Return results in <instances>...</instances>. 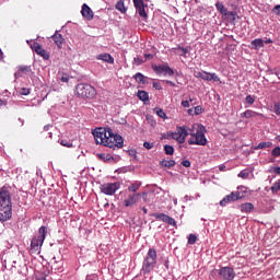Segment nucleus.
I'll use <instances>...</instances> for the list:
<instances>
[{
    "label": "nucleus",
    "instance_id": "nucleus-52",
    "mask_svg": "<svg viewBox=\"0 0 280 280\" xmlns=\"http://www.w3.org/2000/svg\"><path fill=\"white\" fill-rule=\"evenodd\" d=\"M273 110H275L276 115H280V102L275 104Z\"/></svg>",
    "mask_w": 280,
    "mask_h": 280
},
{
    "label": "nucleus",
    "instance_id": "nucleus-15",
    "mask_svg": "<svg viewBox=\"0 0 280 280\" xmlns=\"http://www.w3.org/2000/svg\"><path fill=\"white\" fill-rule=\"evenodd\" d=\"M81 14L88 21H93V10H91V8L88 7L86 4L82 5Z\"/></svg>",
    "mask_w": 280,
    "mask_h": 280
},
{
    "label": "nucleus",
    "instance_id": "nucleus-34",
    "mask_svg": "<svg viewBox=\"0 0 280 280\" xmlns=\"http://www.w3.org/2000/svg\"><path fill=\"white\" fill-rule=\"evenodd\" d=\"M177 130H178V135L180 137H184L185 139H187V137H189V132L187 131V128L185 126L177 127Z\"/></svg>",
    "mask_w": 280,
    "mask_h": 280
},
{
    "label": "nucleus",
    "instance_id": "nucleus-14",
    "mask_svg": "<svg viewBox=\"0 0 280 280\" xmlns=\"http://www.w3.org/2000/svg\"><path fill=\"white\" fill-rule=\"evenodd\" d=\"M241 117L245 118V119H255L256 117H264V114L257 113V112L252 110V109H247V110H245L244 113L241 114Z\"/></svg>",
    "mask_w": 280,
    "mask_h": 280
},
{
    "label": "nucleus",
    "instance_id": "nucleus-56",
    "mask_svg": "<svg viewBox=\"0 0 280 280\" xmlns=\"http://www.w3.org/2000/svg\"><path fill=\"white\" fill-rule=\"evenodd\" d=\"M152 58H154L153 54H144V61L145 60H152Z\"/></svg>",
    "mask_w": 280,
    "mask_h": 280
},
{
    "label": "nucleus",
    "instance_id": "nucleus-23",
    "mask_svg": "<svg viewBox=\"0 0 280 280\" xmlns=\"http://www.w3.org/2000/svg\"><path fill=\"white\" fill-rule=\"evenodd\" d=\"M214 5L222 16H225V14H228L229 9H226V7H224L222 2L217 1Z\"/></svg>",
    "mask_w": 280,
    "mask_h": 280
},
{
    "label": "nucleus",
    "instance_id": "nucleus-13",
    "mask_svg": "<svg viewBox=\"0 0 280 280\" xmlns=\"http://www.w3.org/2000/svg\"><path fill=\"white\" fill-rule=\"evenodd\" d=\"M139 198H141V194H130L127 199L124 200L125 207H133V205H137L139 202Z\"/></svg>",
    "mask_w": 280,
    "mask_h": 280
},
{
    "label": "nucleus",
    "instance_id": "nucleus-45",
    "mask_svg": "<svg viewBox=\"0 0 280 280\" xmlns=\"http://www.w3.org/2000/svg\"><path fill=\"white\" fill-rule=\"evenodd\" d=\"M272 156H280V147H276L272 151H271Z\"/></svg>",
    "mask_w": 280,
    "mask_h": 280
},
{
    "label": "nucleus",
    "instance_id": "nucleus-61",
    "mask_svg": "<svg viewBox=\"0 0 280 280\" xmlns=\"http://www.w3.org/2000/svg\"><path fill=\"white\" fill-rule=\"evenodd\" d=\"M49 128H51V126H50V125H46V126H44V130H45V132L49 131Z\"/></svg>",
    "mask_w": 280,
    "mask_h": 280
},
{
    "label": "nucleus",
    "instance_id": "nucleus-31",
    "mask_svg": "<svg viewBox=\"0 0 280 280\" xmlns=\"http://www.w3.org/2000/svg\"><path fill=\"white\" fill-rule=\"evenodd\" d=\"M153 218H155L156 220H161L162 222H165V223H167V220H170V215L165 213H154Z\"/></svg>",
    "mask_w": 280,
    "mask_h": 280
},
{
    "label": "nucleus",
    "instance_id": "nucleus-49",
    "mask_svg": "<svg viewBox=\"0 0 280 280\" xmlns=\"http://www.w3.org/2000/svg\"><path fill=\"white\" fill-rule=\"evenodd\" d=\"M20 95H30V89L27 88H22L20 90Z\"/></svg>",
    "mask_w": 280,
    "mask_h": 280
},
{
    "label": "nucleus",
    "instance_id": "nucleus-35",
    "mask_svg": "<svg viewBox=\"0 0 280 280\" xmlns=\"http://www.w3.org/2000/svg\"><path fill=\"white\" fill-rule=\"evenodd\" d=\"M164 152L167 156H172L174 155V147L170 145V144H165L164 145Z\"/></svg>",
    "mask_w": 280,
    "mask_h": 280
},
{
    "label": "nucleus",
    "instance_id": "nucleus-6",
    "mask_svg": "<svg viewBox=\"0 0 280 280\" xmlns=\"http://www.w3.org/2000/svg\"><path fill=\"white\" fill-rule=\"evenodd\" d=\"M121 184L119 182L115 183H106L100 186L101 194H105V196H115V194L120 189Z\"/></svg>",
    "mask_w": 280,
    "mask_h": 280
},
{
    "label": "nucleus",
    "instance_id": "nucleus-25",
    "mask_svg": "<svg viewBox=\"0 0 280 280\" xmlns=\"http://www.w3.org/2000/svg\"><path fill=\"white\" fill-rule=\"evenodd\" d=\"M161 167H167L168 170H172L176 165V161L174 160H162L160 161Z\"/></svg>",
    "mask_w": 280,
    "mask_h": 280
},
{
    "label": "nucleus",
    "instance_id": "nucleus-37",
    "mask_svg": "<svg viewBox=\"0 0 280 280\" xmlns=\"http://www.w3.org/2000/svg\"><path fill=\"white\" fill-rule=\"evenodd\" d=\"M271 191L272 194H277L280 191V180L276 182L272 186H271Z\"/></svg>",
    "mask_w": 280,
    "mask_h": 280
},
{
    "label": "nucleus",
    "instance_id": "nucleus-8",
    "mask_svg": "<svg viewBox=\"0 0 280 280\" xmlns=\"http://www.w3.org/2000/svg\"><path fill=\"white\" fill-rule=\"evenodd\" d=\"M71 80H77L78 82H80V80L82 79L75 77L71 72L59 71L57 73V82H59V84H69Z\"/></svg>",
    "mask_w": 280,
    "mask_h": 280
},
{
    "label": "nucleus",
    "instance_id": "nucleus-26",
    "mask_svg": "<svg viewBox=\"0 0 280 280\" xmlns=\"http://www.w3.org/2000/svg\"><path fill=\"white\" fill-rule=\"evenodd\" d=\"M45 237H47V226L43 225L38 229V236L40 242H45Z\"/></svg>",
    "mask_w": 280,
    "mask_h": 280
},
{
    "label": "nucleus",
    "instance_id": "nucleus-19",
    "mask_svg": "<svg viewBox=\"0 0 280 280\" xmlns=\"http://www.w3.org/2000/svg\"><path fill=\"white\" fill-rule=\"evenodd\" d=\"M137 97L140 100V102H143V104H148V102H150V94L143 90L138 91Z\"/></svg>",
    "mask_w": 280,
    "mask_h": 280
},
{
    "label": "nucleus",
    "instance_id": "nucleus-36",
    "mask_svg": "<svg viewBox=\"0 0 280 280\" xmlns=\"http://www.w3.org/2000/svg\"><path fill=\"white\" fill-rule=\"evenodd\" d=\"M116 10H118L122 14L126 13V7L124 5V1H118L117 2Z\"/></svg>",
    "mask_w": 280,
    "mask_h": 280
},
{
    "label": "nucleus",
    "instance_id": "nucleus-11",
    "mask_svg": "<svg viewBox=\"0 0 280 280\" xmlns=\"http://www.w3.org/2000/svg\"><path fill=\"white\" fill-rule=\"evenodd\" d=\"M219 277L223 280H234L235 269H233V267H222L219 269Z\"/></svg>",
    "mask_w": 280,
    "mask_h": 280
},
{
    "label": "nucleus",
    "instance_id": "nucleus-41",
    "mask_svg": "<svg viewBox=\"0 0 280 280\" xmlns=\"http://www.w3.org/2000/svg\"><path fill=\"white\" fill-rule=\"evenodd\" d=\"M249 177H250V173H248L246 171H241L240 174H238V178L246 179V178H249Z\"/></svg>",
    "mask_w": 280,
    "mask_h": 280
},
{
    "label": "nucleus",
    "instance_id": "nucleus-42",
    "mask_svg": "<svg viewBox=\"0 0 280 280\" xmlns=\"http://www.w3.org/2000/svg\"><path fill=\"white\" fill-rule=\"evenodd\" d=\"M110 143H113V147H108L110 150H115L116 148L121 149L124 147L117 145L118 141L115 140V138H112Z\"/></svg>",
    "mask_w": 280,
    "mask_h": 280
},
{
    "label": "nucleus",
    "instance_id": "nucleus-47",
    "mask_svg": "<svg viewBox=\"0 0 280 280\" xmlns=\"http://www.w3.org/2000/svg\"><path fill=\"white\" fill-rule=\"evenodd\" d=\"M166 224H170V226H176V220H174V218L170 217L166 221Z\"/></svg>",
    "mask_w": 280,
    "mask_h": 280
},
{
    "label": "nucleus",
    "instance_id": "nucleus-30",
    "mask_svg": "<svg viewBox=\"0 0 280 280\" xmlns=\"http://www.w3.org/2000/svg\"><path fill=\"white\" fill-rule=\"evenodd\" d=\"M272 147V142L268 141V142H260L258 143V145L254 147V150H266V148H271Z\"/></svg>",
    "mask_w": 280,
    "mask_h": 280
},
{
    "label": "nucleus",
    "instance_id": "nucleus-59",
    "mask_svg": "<svg viewBox=\"0 0 280 280\" xmlns=\"http://www.w3.org/2000/svg\"><path fill=\"white\" fill-rule=\"evenodd\" d=\"M182 106H183L184 108H189V101H183V102H182Z\"/></svg>",
    "mask_w": 280,
    "mask_h": 280
},
{
    "label": "nucleus",
    "instance_id": "nucleus-32",
    "mask_svg": "<svg viewBox=\"0 0 280 280\" xmlns=\"http://www.w3.org/2000/svg\"><path fill=\"white\" fill-rule=\"evenodd\" d=\"M256 100H257V96L248 94L245 97L244 104H248V106H253V104H255Z\"/></svg>",
    "mask_w": 280,
    "mask_h": 280
},
{
    "label": "nucleus",
    "instance_id": "nucleus-57",
    "mask_svg": "<svg viewBox=\"0 0 280 280\" xmlns=\"http://www.w3.org/2000/svg\"><path fill=\"white\" fill-rule=\"evenodd\" d=\"M52 268H54V270H58L59 272H62V267H58V262L57 261H55Z\"/></svg>",
    "mask_w": 280,
    "mask_h": 280
},
{
    "label": "nucleus",
    "instance_id": "nucleus-27",
    "mask_svg": "<svg viewBox=\"0 0 280 280\" xmlns=\"http://www.w3.org/2000/svg\"><path fill=\"white\" fill-rule=\"evenodd\" d=\"M250 45H252L253 49H261V47H264V39L256 38V39L252 40Z\"/></svg>",
    "mask_w": 280,
    "mask_h": 280
},
{
    "label": "nucleus",
    "instance_id": "nucleus-29",
    "mask_svg": "<svg viewBox=\"0 0 280 280\" xmlns=\"http://www.w3.org/2000/svg\"><path fill=\"white\" fill-rule=\"evenodd\" d=\"M133 78L139 84H145V80H148V78H145V75L141 74L140 72L136 73Z\"/></svg>",
    "mask_w": 280,
    "mask_h": 280
},
{
    "label": "nucleus",
    "instance_id": "nucleus-50",
    "mask_svg": "<svg viewBox=\"0 0 280 280\" xmlns=\"http://www.w3.org/2000/svg\"><path fill=\"white\" fill-rule=\"evenodd\" d=\"M202 114V107L201 106H196L194 108V115H200Z\"/></svg>",
    "mask_w": 280,
    "mask_h": 280
},
{
    "label": "nucleus",
    "instance_id": "nucleus-60",
    "mask_svg": "<svg viewBox=\"0 0 280 280\" xmlns=\"http://www.w3.org/2000/svg\"><path fill=\"white\" fill-rule=\"evenodd\" d=\"M1 106H8V101H3L0 98V108Z\"/></svg>",
    "mask_w": 280,
    "mask_h": 280
},
{
    "label": "nucleus",
    "instance_id": "nucleus-53",
    "mask_svg": "<svg viewBox=\"0 0 280 280\" xmlns=\"http://www.w3.org/2000/svg\"><path fill=\"white\" fill-rule=\"evenodd\" d=\"M182 165H183L184 167H191V162H190L189 160H183V161H182Z\"/></svg>",
    "mask_w": 280,
    "mask_h": 280
},
{
    "label": "nucleus",
    "instance_id": "nucleus-48",
    "mask_svg": "<svg viewBox=\"0 0 280 280\" xmlns=\"http://www.w3.org/2000/svg\"><path fill=\"white\" fill-rule=\"evenodd\" d=\"M143 148H145V150H152V148H154V143H152V142H144L143 143Z\"/></svg>",
    "mask_w": 280,
    "mask_h": 280
},
{
    "label": "nucleus",
    "instance_id": "nucleus-46",
    "mask_svg": "<svg viewBox=\"0 0 280 280\" xmlns=\"http://www.w3.org/2000/svg\"><path fill=\"white\" fill-rule=\"evenodd\" d=\"M272 12L277 16H280V4L275 5L273 9H272Z\"/></svg>",
    "mask_w": 280,
    "mask_h": 280
},
{
    "label": "nucleus",
    "instance_id": "nucleus-18",
    "mask_svg": "<svg viewBox=\"0 0 280 280\" xmlns=\"http://www.w3.org/2000/svg\"><path fill=\"white\" fill-rule=\"evenodd\" d=\"M55 45H57V47L59 49H62V44L65 43V37H62V34H58V32H56L52 36H51Z\"/></svg>",
    "mask_w": 280,
    "mask_h": 280
},
{
    "label": "nucleus",
    "instance_id": "nucleus-58",
    "mask_svg": "<svg viewBox=\"0 0 280 280\" xmlns=\"http://www.w3.org/2000/svg\"><path fill=\"white\" fill-rule=\"evenodd\" d=\"M135 62H136V65H143V62H145V60L138 57V58H135Z\"/></svg>",
    "mask_w": 280,
    "mask_h": 280
},
{
    "label": "nucleus",
    "instance_id": "nucleus-16",
    "mask_svg": "<svg viewBox=\"0 0 280 280\" xmlns=\"http://www.w3.org/2000/svg\"><path fill=\"white\" fill-rule=\"evenodd\" d=\"M96 60H102L103 62H108V65H113L115 62V58L110 56L108 52H104L96 56Z\"/></svg>",
    "mask_w": 280,
    "mask_h": 280
},
{
    "label": "nucleus",
    "instance_id": "nucleus-17",
    "mask_svg": "<svg viewBox=\"0 0 280 280\" xmlns=\"http://www.w3.org/2000/svg\"><path fill=\"white\" fill-rule=\"evenodd\" d=\"M238 209L242 211V213H253L255 206L250 202H245L240 205Z\"/></svg>",
    "mask_w": 280,
    "mask_h": 280
},
{
    "label": "nucleus",
    "instance_id": "nucleus-2",
    "mask_svg": "<svg viewBox=\"0 0 280 280\" xmlns=\"http://www.w3.org/2000/svg\"><path fill=\"white\" fill-rule=\"evenodd\" d=\"M12 218V192L10 187L0 188V222H8Z\"/></svg>",
    "mask_w": 280,
    "mask_h": 280
},
{
    "label": "nucleus",
    "instance_id": "nucleus-62",
    "mask_svg": "<svg viewBox=\"0 0 280 280\" xmlns=\"http://www.w3.org/2000/svg\"><path fill=\"white\" fill-rule=\"evenodd\" d=\"M162 71H172V68L164 67V68H162Z\"/></svg>",
    "mask_w": 280,
    "mask_h": 280
},
{
    "label": "nucleus",
    "instance_id": "nucleus-9",
    "mask_svg": "<svg viewBox=\"0 0 280 280\" xmlns=\"http://www.w3.org/2000/svg\"><path fill=\"white\" fill-rule=\"evenodd\" d=\"M244 198V194L237 191H232L230 195L225 196L221 201L220 206L221 207H226L229 202H237V200H242Z\"/></svg>",
    "mask_w": 280,
    "mask_h": 280
},
{
    "label": "nucleus",
    "instance_id": "nucleus-20",
    "mask_svg": "<svg viewBox=\"0 0 280 280\" xmlns=\"http://www.w3.org/2000/svg\"><path fill=\"white\" fill-rule=\"evenodd\" d=\"M277 78L278 80H280V71L279 72H269V74L267 77H264V80H266L267 82H277Z\"/></svg>",
    "mask_w": 280,
    "mask_h": 280
},
{
    "label": "nucleus",
    "instance_id": "nucleus-5",
    "mask_svg": "<svg viewBox=\"0 0 280 280\" xmlns=\"http://www.w3.org/2000/svg\"><path fill=\"white\" fill-rule=\"evenodd\" d=\"M207 128L202 125L198 126L196 133H190L191 138L188 140L189 145H207V137L205 132Z\"/></svg>",
    "mask_w": 280,
    "mask_h": 280
},
{
    "label": "nucleus",
    "instance_id": "nucleus-51",
    "mask_svg": "<svg viewBox=\"0 0 280 280\" xmlns=\"http://www.w3.org/2000/svg\"><path fill=\"white\" fill-rule=\"evenodd\" d=\"M173 139H175V141H178L179 143H185V137L184 136H178V137H173Z\"/></svg>",
    "mask_w": 280,
    "mask_h": 280
},
{
    "label": "nucleus",
    "instance_id": "nucleus-64",
    "mask_svg": "<svg viewBox=\"0 0 280 280\" xmlns=\"http://www.w3.org/2000/svg\"><path fill=\"white\" fill-rule=\"evenodd\" d=\"M275 173L280 175V167H277V168L275 170Z\"/></svg>",
    "mask_w": 280,
    "mask_h": 280
},
{
    "label": "nucleus",
    "instance_id": "nucleus-55",
    "mask_svg": "<svg viewBox=\"0 0 280 280\" xmlns=\"http://www.w3.org/2000/svg\"><path fill=\"white\" fill-rule=\"evenodd\" d=\"M153 89H155V91H161L163 86H161V83L159 82H153Z\"/></svg>",
    "mask_w": 280,
    "mask_h": 280
},
{
    "label": "nucleus",
    "instance_id": "nucleus-7",
    "mask_svg": "<svg viewBox=\"0 0 280 280\" xmlns=\"http://www.w3.org/2000/svg\"><path fill=\"white\" fill-rule=\"evenodd\" d=\"M26 43L31 46V49H33V51L44 58V60H49V54L47 52V50H45V48H43V46H40V44H38V42L26 40Z\"/></svg>",
    "mask_w": 280,
    "mask_h": 280
},
{
    "label": "nucleus",
    "instance_id": "nucleus-22",
    "mask_svg": "<svg viewBox=\"0 0 280 280\" xmlns=\"http://www.w3.org/2000/svg\"><path fill=\"white\" fill-rule=\"evenodd\" d=\"M97 159L104 163H110V161L115 160L113 155L106 153H97Z\"/></svg>",
    "mask_w": 280,
    "mask_h": 280
},
{
    "label": "nucleus",
    "instance_id": "nucleus-43",
    "mask_svg": "<svg viewBox=\"0 0 280 280\" xmlns=\"http://www.w3.org/2000/svg\"><path fill=\"white\" fill-rule=\"evenodd\" d=\"M127 154H129V156H132L135 161H137V150L135 149L127 150Z\"/></svg>",
    "mask_w": 280,
    "mask_h": 280
},
{
    "label": "nucleus",
    "instance_id": "nucleus-28",
    "mask_svg": "<svg viewBox=\"0 0 280 280\" xmlns=\"http://www.w3.org/2000/svg\"><path fill=\"white\" fill-rule=\"evenodd\" d=\"M225 19H228L231 23H235L236 19H237V12L235 11H228V13L224 16Z\"/></svg>",
    "mask_w": 280,
    "mask_h": 280
},
{
    "label": "nucleus",
    "instance_id": "nucleus-40",
    "mask_svg": "<svg viewBox=\"0 0 280 280\" xmlns=\"http://www.w3.org/2000/svg\"><path fill=\"white\" fill-rule=\"evenodd\" d=\"M155 110H156V115L161 117V119H167V114H165V112L162 108H158Z\"/></svg>",
    "mask_w": 280,
    "mask_h": 280
},
{
    "label": "nucleus",
    "instance_id": "nucleus-24",
    "mask_svg": "<svg viewBox=\"0 0 280 280\" xmlns=\"http://www.w3.org/2000/svg\"><path fill=\"white\" fill-rule=\"evenodd\" d=\"M175 54L177 56H183L184 58H187V55L189 54V48H185V47H182V46H177L175 48Z\"/></svg>",
    "mask_w": 280,
    "mask_h": 280
},
{
    "label": "nucleus",
    "instance_id": "nucleus-63",
    "mask_svg": "<svg viewBox=\"0 0 280 280\" xmlns=\"http://www.w3.org/2000/svg\"><path fill=\"white\" fill-rule=\"evenodd\" d=\"M188 115H194V108L188 109Z\"/></svg>",
    "mask_w": 280,
    "mask_h": 280
},
{
    "label": "nucleus",
    "instance_id": "nucleus-44",
    "mask_svg": "<svg viewBox=\"0 0 280 280\" xmlns=\"http://www.w3.org/2000/svg\"><path fill=\"white\" fill-rule=\"evenodd\" d=\"M158 75H174V71H158Z\"/></svg>",
    "mask_w": 280,
    "mask_h": 280
},
{
    "label": "nucleus",
    "instance_id": "nucleus-10",
    "mask_svg": "<svg viewBox=\"0 0 280 280\" xmlns=\"http://www.w3.org/2000/svg\"><path fill=\"white\" fill-rule=\"evenodd\" d=\"M195 78H201V80H206L207 82H220V77H218L215 73H210L207 71H195L194 73Z\"/></svg>",
    "mask_w": 280,
    "mask_h": 280
},
{
    "label": "nucleus",
    "instance_id": "nucleus-1",
    "mask_svg": "<svg viewBox=\"0 0 280 280\" xmlns=\"http://www.w3.org/2000/svg\"><path fill=\"white\" fill-rule=\"evenodd\" d=\"M93 137L97 144L105 145V148H113V139L117 140L119 148H124V138L119 133H114L110 127H100L93 130Z\"/></svg>",
    "mask_w": 280,
    "mask_h": 280
},
{
    "label": "nucleus",
    "instance_id": "nucleus-54",
    "mask_svg": "<svg viewBox=\"0 0 280 280\" xmlns=\"http://www.w3.org/2000/svg\"><path fill=\"white\" fill-rule=\"evenodd\" d=\"M19 71H32V67L20 66V67H19Z\"/></svg>",
    "mask_w": 280,
    "mask_h": 280
},
{
    "label": "nucleus",
    "instance_id": "nucleus-33",
    "mask_svg": "<svg viewBox=\"0 0 280 280\" xmlns=\"http://www.w3.org/2000/svg\"><path fill=\"white\" fill-rule=\"evenodd\" d=\"M141 187V183L139 182H136L133 184H131L129 187H128V191H132L133 194H137V191H139V188Z\"/></svg>",
    "mask_w": 280,
    "mask_h": 280
},
{
    "label": "nucleus",
    "instance_id": "nucleus-4",
    "mask_svg": "<svg viewBox=\"0 0 280 280\" xmlns=\"http://www.w3.org/2000/svg\"><path fill=\"white\" fill-rule=\"evenodd\" d=\"M156 259H158L156 249L149 248V250L144 257V260L142 262L141 271L144 275H150L151 271L154 270V268H156Z\"/></svg>",
    "mask_w": 280,
    "mask_h": 280
},
{
    "label": "nucleus",
    "instance_id": "nucleus-12",
    "mask_svg": "<svg viewBox=\"0 0 280 280\" xmlns=\"http://www.w3.org/2000/svg\"><path fill=\"white\" fill-rule=\"evenodd\" d=\"M133 5L136 8V12L139 13V16L142 19L148 18V13H145V2H143V0H133Z\"/></svg>",
    "mask_w": 280,
    "mask_h": 280
},
{
    "label": "nucleus",
    "instance_id": "nucleus-39",
    "mask_svg": "<svg viewBox=\"0 0 280 280\" xmlns=\"http://www.w3.org/2000/svg\"><path fill=\"white\" fill-rule=\"evenodd\" d=\"M196 242H198V236H196V234H189L188 244L194 245Z\"/></svg>",
    "mask_w": 280,
    "mask_h": 280
},
{
    "label": "nucleus",
    "instance_id": "nucleus-38",
    "mask_svg": "<svg viewBox=\"0 0 280 280\" xmlns=\"http://www.w3.org/2000/svg\"><path fill=\"white\" fill-rule=\"evenodd\" d=\"M60 145H63V148H73V142H70L68 140H59Z\"/></svg>",
    "mask_w": 280,
    "mask_h": 280
},
{
    "label": "nucleus",
    "instance_id": "nucleus-21",
    "mask_svg": "<svg viewBox=\"0 0 280 280\" xmlns=\"http://www.w3.org/2000/svg\"><path fill=\"white\" fill-rule=\"evenodd\" d=\"M45 241H40V238L38 237H33L31 241V248H33V250H38V248H40V246H43V243Z\"/></svg>",
    "mask_w": 280,
    "mask_h": 280
},
{
    "label": "nucleus",
    "instance_id": "nucleus-3",
    "mask_svg": "<svg viewBox=\"0 0 280 280\" xmlns=\"http://www.w3.org/2000/svg\"><path fill=\"white\" fill-rule=\"evenodd\" d=\"M74 93L78 97H81V100H94L97 95V90L89 83H79L75 85Z\"/></svg>",
    "mask_w": 280,
    "mask_h": 280
}]
</instances>
